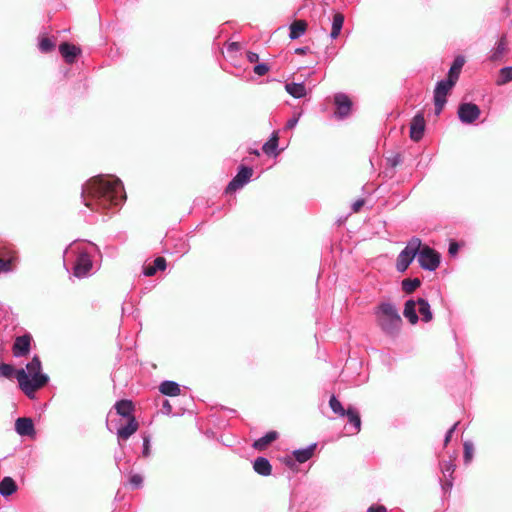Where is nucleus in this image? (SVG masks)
I'll list each match as a JSON object with an SVG mask.
<instances>
[{"mask_svg": "<svg viewBox=\"0 0 512 512\" xmlns=\"http://www.w3.org/2000/svg\"><path fill=\"white\" fill-rule=\"evenodd\" d=\"M81 198L86 207L93 211H104L121 205L125 199L124 186L119 178L98 175L82 186Z\"/></svg>", "mask_w": 512, "mask_h": 512, "instance_id": "nucleus-1", "label": "nucleus"}, {"mask_svg": "<svg viewBox=\"0 0 512 512\" xmlns=\"http://www.w3.org/2000/svg\"><path fill=\"white\" fill-rule=\"evenodd\" d=\"M41 370L42 365L38 356H34L27 363L25 369L15 370L10 364H0V376L8 379L15 376L19 388L29 399H34L35 392L44 387L49 381V377L42 373Z\"/></svg>", "mask_w": 512, "mask_h": 512, "instance_id": "nucleus-2", "label": "nucleus"}, {"mask_svg": "<svg viewBox=\"0 0 512 512\" xmlns=\"http://www.w3.org/2000/svg\"><path fill=\"white\" fill-rule=\"evenodd\" d=\"M98 247L89 241H74L64 251V263H71L72 274L77 278L91 275L93 256L98 253Z\"/></svg>", "mask_w": 512, "mask_h": 512, "instance_id": "nucleus-3", "label": "nucleus"}, {"mask_svg": "<svg viewBox=\"0 0 512 512\" xmlns=\"http://www.w3.org/2000/svg\"><path fill=\"white\" fill-rule=\"evenodd\" d=\"M375 316L379 327L385 334L394 336L399 332L402 319L394 304L381 303L375 310Z\"/></svg>", "mask_w": 512, "mask_h": 512, "instance_id": "nucleus-4", "label": "nucleus"}, {"mask_svg": "<svg viewBox=\"0 0 512 512\" xmlns=\"http://www.w3.org/2000/svg\"><path fill=\"white\" fill-rule=\"evenodd\" d=\"M107 429L116 433L119 440H127L130 438L137 430H138V422L136 418H126L123 417H110L107 415L106 420Z\"/></svg>", "mask_w": 512, "mask_h": 512, "instance_id": "nucleus-5", "label": "nucleus"}, {"mask_svg": "<svg viewBox=\"0 0 512 512\" xmlns=\"http://www.w3.org/2000/svg\"><path fill=\"white\" fill-rule=\"evenodd\" d=\"M420 239L418 237L411 238L405 248L399 253L396 260V269L398 272H405L409 265L416 258L419 252Z\"/></svg>", "mask_w": 512, "mask_h": 512, "instance_id": "nucleus-6", "label": "nucleus"}, {"mask_svg": "<svg viewBox=\"0 0 512 512\" xmlns=\"http://www.w3.org/2000/svg\"><path fill=\"white\" fill-rule=\"evenodd\" d=\"M417 261L420 267L427 271H435L440 265V254L428 245L422 244L420 240Z\"/></svg>", "mask_w": 512, "mask_h": 512, "instance_id": "nucleus-7", "label": "nucleus"}, {"mask_svg": "<svg viewBox=\"0 0 512 512\" xmlns=\"http://www.w3.org/2000/svg\"><path fill=\"white\" fill-rule=\"evenodd\" d=\"M455 82L449 78L437 82L434 89L435 114L439 115L447 102V95L455 86Z\"/></svg>", "mask_w": 512, "mask_h": 512, "instance_id": "nucleus-8", "label": "nucleus"}, {"mask_svg": "<svg viewBox=\"0 0 512 512\" xmlns=\"http://www.w3.org/2000/svg\"><path fill=\"white\" fill-rule=\"evenodd\" d=\"M459 120L464 124L474 123L480 116V108L474 103H461L457 111Z\"/></svg>", "mask_w": 512, "mask_h": 512, "instance_id": "nucleus-9", "label": "nucleus"}, {"mask_svg": "<svg viewBox=\"0 0 512 512\" xmlns=\"http://www.w3.org/2000/svg\"><path fill=\"white\" fill-rule=\"evenodd\" d=\"M252 174V168L247 166H240L237 175L229 182L228 186L226 187V192L231 193L241 189L250 181Z\"/></svg>", "mask_w": 512, "mask_h": 512, "instance_id": "nucleus-10", "label": "nucleus"}, {"mask_svg": "<svg viewBox=\"0 0 512 512\" xmlns=\"http://www.w3.org/2000/svg\"><path fill=\"white\" fill-rule=\"evenodd\" d=\"M334 104L336 106L334 116L337 119H344L349 116V114L351 112V108H352V101L346 94H344V93L335 94Z\"/></svg>", "mask_w": 512, "mask_h": 512, "instance_id": "nucleus-11", "label": "nucleus"}, {"mask_svg": "<svg viewBox=\"0 0 512 512\" xmlns=\"http://www.w3.org/2000/svg\"><path fill=\"white\" fill-rule=\"evenodd\" d=\"M133 411L134 406L131 400H119L115 403L113 409L109 411L108 416L123 417L129 420V418H135Z\"/></svg>", "mask_w": 512, "mask_h": 512, "instance_id": "nucleus-12", "label": "nucleus"}, {"mask_svg": "<svg viewBox=\"0 0 512 512\" xmlns=\"http://www.w3.org/2000/svg\"><path fill=\"white\" fill-rule=\"evenodd\" d=\"M425 130V119L423 114H416L410 124V138L418 142L422 139Z\"/></svg>", "mask_w": 512, "mask_h": 512, "instance_id": "nucleus-13", "label": "nucleus"}, {"mask_svg": "<svg viewBox=\"0 0 512 512\" xmlns=\"http://www.w3.org/2000/svg\"><path fill=\"white\" fill-rule=\"evenodd\" d=\"M508 51V41L505 35H502L495 46L491 49L488 59L492 62L501 61Z\"/></svg>", "mask_w": 512, "mask_h": 512, "instance_id": "nucleus-14", "label": "nucleus"}, {"mask_svg": "<svg viewBox=\"0 0 512 512\" xmlns=\"http://www.w3.org/2000/svg\"><path fill=\"white\" fill-rule=\"evenodd\" d=\"M31 336L28 334L19 336L15 339L13 344V355L15 357H23L30 351Z\"/></svg>", "mask_w": 512, "mask_h": 512, "instance_id": "nucleus-15", "label": "nucleus"}, {"mask_svg": "<svg viewBox=\"0 0 512 512\" xmlns=\"http://www.w3.org/2000/svg\"><path fill=\"white\" fill-rule=\"evenodd\" d=\"M15 430L20 436H34L35 428L31 418L20 417L15 422Z\"/></svg>", "mask_w": 512, "mask_h": 512, "instance_id": "nucleus-16", "label": "nucleus"}, {"mask_svg": "<svg viewBox=\"0 0 512 512\" xmlns=\"http://www.w3.org/2000/svg\"><path fill=\"white\" fill-rule=\"evenodd\" d=\"M441 472L446 478L445 482L442 484V489L444 492H447L453 487V473L455 471V465L452 461H444L440 464Z\"/></svg>", "mask_w": 512, "mask_h": 512, "instance_id": "nucleus-17", "label": "nucleus"}, {"mask_svg": "<svg viewBox=\"0 0 512 512\" xmlns=\"http://www.w3.org/2000/svg\"><path fill=\"white\" fill-rule=\"evenodd\" d=\"M59 51L65 61L69 64H72L75 61V58L80 53V49L75 45L69 43H62L59 46Z\"/></svg>", "mask_w": 512, "mask_h": 512, "instance_id": "nucleus-18", "label": "nucleus"}, {"mask_svg": "<svg viewBox=\"0 0 512 512\" xmlns=\"http://www.w3.org/2000/svg\"><path fill=\"white\" fill-rule=\"evenodd\" d=\"M254 471L261 476H269L272 472V466L265 457H257L253 462Z\"/></svg>", "mask_w": 512, "mask_h": 512, "instance_id": "nucleus-19", "label": "nucleus"}, {"mask_svg": "<svg viewBox=\"0 0 512 512\" xmlns=\"http://www.w3.org/2000/svg\"><path fill=\"white\" fill-rule=\"evenodd\" d=\"M18 487L12 477L6 476L0 481V495L7 498L17 491Z\"/></svg>", "mask_w": 512, "mask_h": 512, "instance_id": "nucleus-20", "label": "nucleus"}, {"mask_svg": "<svg viewBox=\"0 0 512 512\" xmlns=\"http://www.w3.org/2000/svg\"><path fill=\"white\" fill-rule=\"evenodd\" d=\"M317 444L313 443L308 445L305 448L297 449L293 451L294 458L299 463H304L308 461L314 454Z\"/></svg>", "mask_w": 512, "mask_h": 512, "instance_id": "nucleus-21", "label": "nucleus"}, {"mask_svg": "<svg viewBox=\"0 0 512 512\" xmlns=\"http://www.w3.org/2000/svg\"><path fill=\"white\" fill-rule=\"evenodd\" d=\"M345 416L348 417V422L353 428V434H357L361 429V419L359 412L356 408L349 406Z\"/></svg>", "mask_w": 512, "mask_h": 512, "instance_id": "nucleus-22", "label": "nucleus"}, {"mask_svg": "<svg viewBox=\"0 0 512 512\" xmlns=\"http://www.w3.org/2000/svg\"><path fill=\"white\" fill-rule=\"evenodd\" d=\"M159 391L166 396H177L180 394V385L175 381L165 380L160 384Z\"/></svg>", "mask_w": 512, "mask_h": 512, "instance_id": "nucleus-23", "label": "nucleus"}, {"mask_svg": "<svg viewBox=\"0 0 512 512\" xmlns=\"http://www.w3.org/2000/svg\"><path fill=\"white\" fill-rule=\"evenodd\" d=\"M416 305L417 301L412 299L407 300L404 305L403 315L411 324H416L419 320L418 315L416 313Z\"/></svg>", "mask_w": 512, "mask_h": 512, "instance_id": "nucleus-24", "label": "nucleus"}, {"mask_svg": "<svg viewBox=\"0 0 512 512\" xmlns=\"http://www.w3.org/2000/svg\"><path fill=\"white\" fill-rule=\"evenodd\" d=\"M285 90L288 94L296 99H300L306 96V87L304 83H287L285 85Z\"/></svg>", "mask_w": 512, "mask_h": 512, "instance_id": "nucleus-25", "label": "nucleus"}, {"mask_svg": "<svg viewBox=\"0 0 512 512\" xmlns=\"http://www.w3.org/2000/svg\"><path fill=\"white\" fill-rule=\"evenodd\" d=\"M278 141H279L278 131H274L271 134L269 140L267 142H265L264 145L262 146L263 152L266 155H277L278 154V152H277Z\"/></svg>", "mask_w": 512, "mask_h": 512, "instance_id": "nucleus-26", "label": "nucleus"}, {"mask_svg": "<svg viewBox=\"0 0 512 512\" xmlns=\"http://www.w3.org/2000/svg\"><path fill=\"white\" fill-rule=\"evenodd\" d=\"M464 63H465L464 57H462V56L456 57L449 69L447 78L453 80L456 83L459 78V75H460V72H461V69H462Z\"/></svg>", "mask_w": 512, "mask_h": 512, "instance_id": "nucleus-27", "label": "nucleus"}, {"mask_svg": "<svg viewBox=\"0 0 512 512\" xmlns=\"http://www.w3.org/2000/svg\"><path fill=\"white\" fill-rule=\"evenodd\" d=\"M344 24V15L342 13H335L332 19V27L330 32V38L336 39L342 30Z\"/></svg>", "mask_w": 512, "mask_h": 512, "instance_id": "nucleus-28", "label": "nucleus"}, {"mask_svg": "<svg viewBox=\"0 0 512 512\" xmlns=\"http://www.w3.org/2000/svg\"><path fill=\"white\" fill-rule=\"evenodd\" d=\"M307 23L303 20H297L290 25L289 38L292 40L300 38L304 35Z\"/></svg>", "mask_w": 512, "mask_h": 512, "instance_id": "nucleus-29", "label": "nucleus"}, {"mask_svg": "<svg viewBox=\"0 0 512 512\" xmlns=\"http://www.w3.org/2000/svg\"><path fill=\"white\" fill-rule=\"evenodd\" d=\"M166 268V260L163 257H157L152 264L144 267V275L153 276L158 270H164Z\"/></svg>", "mask_w": 512, "mask_h": 512, "instance_id": "nucleus-30", "label": "nucleus"}, {"mask_svg": "<svg viewBox=\"0 0 512 512\" xmlns=\"http://www.w3.org/2000/svg\"><path fill=\"white\" fill-rule=\"evenodd\" d=\"M277 436H278L277 432L270 431V432L266 433L264 436H262L261 438L257 439L254 442L253 447L257 450H262V449L266 448L267 445H269L271 442L276 440Z\"/></svg>", "mask_w": 512, "mask_h": 512, "instance_id": "nucleus-31", "label": "nucleus"}, {"mask_svg": "<svg viewBox=\"0 0 512 512\" xmlns=\"http://www.w3.org/2000/svg\"><path fill=\"white\" fill-rule=\"evenodd\" d=\"M417 304L419 306V313L422 316V320L424 322H429L432 320L433 315L430 309V304L424 298H419L417 300Z\"/></svg>", "mask_w": 512, "mask_h": 512, "instance_id": "nucleus-32", "label": "nucleus"}, {"mask_svg": "<svg viewBox=\"0 0 512 512\" xmlns=\"http://www.w3.org/2000/svg\"><path fill=\"white\" fill-rule=\"evenodd\" d=\"M401 285H402V290L405 293L410 294L421 285V281L419 278H413V279L406 278L402 281Z\"/></svg>", "mask_w": 512, "mask_h": 512, "instance_id": "nucleus-33", "label": "nucleus"}, {"mask_svg": "<svg viewBox=\"0 0 512 512\" xmlns=\"http://www.w3.org/2000/svg\"><path fill=\"white\" fill-rule=\"evenodd\" d=\"M512 81V66L503 67L499 71V77L496 81L497 85H504Z\"/></svg>", "mask_w": 512, "mask_h": 512, "instance_id": "nucleus-34", "label": "nucleus"}, {"mask_svg": "<svg viewBox=\"0 0 512 512\" xmlns=\"http://www.w3.org/2000/svg\"><path fill=\"white\" fill-rule=\"evenodd\" d=\"M329 405H330V408L332 409V411L341 416V417H344L346 412H347V409H344L341 402L334 396L332 395L330 397V400H329Z\"/></svg>", "mask_w": 512, "mask_h": 512, "instance_id": "nucleus-35", "label": "nucleus"}, {"mask_svg": "<svg viewBox=\"0 0 512 512\" xmlns=\"http://www.w3.org/2000/svg\"><path fill=\"white\" fill-rule=\"evenodd\" d=\"M463 448H464V455H463L464 462H465V464H469L473 458L474 445L470 441H465L463 444Z\"/></svg>", "mask_w": 512, "mask_h": 512, "instance_id": "nucleus-36", "label": "nucleus"}, {"mask_svg": "<svg viewBox=\"0 0 512 512\" xmlns=\"http://www.w3.org/2000/svg\"><path fill=\"white\" fill-rule=\"evenodd\" d=\"M55 47V43L47 37L42 38L39 41V49L41 52L48 53L52 51Z\"/></svg>", "mask_w": 512, "mask_h": 512, "instance_id": "nucleus-37", "label": "nucleus"}, {"mask_svg": "<svg viewBox=\"0 0 512 512\" xmlns=\"http://www.w3.org/2000/svg\"><path fill=\"white\" fill-rule=\"evenodd\" d=\"M14 257L9 254L7 258H0V273L10 272L12 270V262Z\"/></svg>", "mask_w": 512, "mask_h": 512, "instance_id": "nucleus-38", "label": "nucleus"}, {"mask_svg": "<svg viewBox=\"0 0 512 512\" xmlns=\"http://www.w3.org/2000/svg\"><path fill=\"white\" fill-rule=\"evenodd\" d=\"M129 483L134 489H138L143 484V477L140 474H133L129 478Z\"/></svg>", "mask_w": 512, "mask_h": 512, "instance_id": "nucleus-39", "label": "nucleus"}, {"mask_svg": "<svg viewBox=\"0 0 512 512\" xmlns=\"http://www.w3.org/2000/svg\"><path fill=\"white\" fill-rule=\"evenodd\" d=\"M301 115H302V113H301V112H299V113H295V114L293 115V117H292V118H290V119L287 121V123H286V125H285L284 129H285V130H292L293 128H295V127H296V125H297V124H298V122H299V119H300Z\"/></svg>", "mask_w": 512, "mask_h": 512, "instance_id": "nucleus-40", "label": "nucleus"}, {"mask_svg": "<svg viewBox=\"0 0 512 512\" xmlns=\"http://www.w3.org/2000/svg\"><path fill=\"white\" fill-rule=\"evenodd\" d=\"M254 73L263 76L269 71V66L265 63H259L254 67Z\"/></svg>", "mask_w": 512, "mask_h": 512, "instance_id": "nucleus-41", "label": "nucleus"}, {"mask_svg": "<svg viewBox=\"0 0 512 512\" xmlns=\"http://www.w3.org/2000/svg\"><path fill=\"white\" fill-rule=\"evenodd\" d=\"M142 455L144 457H148L150 455V437L149 436L143 437Z\"/></svg>", "mask_w": 512, "mask_h": 512, "instance_id": "nucleus-42", "label": "nucleus"}, {"mask_svg": "<svg viewBox=\"0 0 512 512\" xmlns=\"http://www.w3.org/2000/svg\"><path fill=\"white\" fill-rule=\"evenodd\" d=\"M161 411L166 415H170L172 413V406L168 400H164Z\"/></svg>", "mask_w": 512, "mask_h": 512, "instance_id": "nucleus-43", "label": "nucleus"}, {"mask_svg": "<svg viewBox=\"0 0 512 512\" xmlns=\"http://www.w3.org/2000/svg\"><path fill=\"white\" fill-rule=\"evenodd\" d=\"M388 162L392 167H395L401 163V156L400 154H395L392 157L388 158Z\"/></svg>", "mask_w": 512, "mask_h": 512, "instance_id": "nucleus-44", "label": "nucleus"}, {"mask_svg": "<svg viewBox=\"0 0 512 512\" xmlns=\"http://www.w3.org/2000/svg\"><path fill=\"white\" fill-rule=\"evenodd\" d=\"M458 425V422L455 423L447 432L444 439V444L447 445L452 437V434L454 433L456 427Z\"/></svg>", "mask_w": 512, "mask_h": 512, "instance_id": "nucleus-45", "label": "nucleus"}, {"mask_svg": "<svg viewBox=\"0 0 512 512\" xmlns=\"http://www.w3.org/2000/svg\"><path fill=\"white\" fill-rule=\"evenodd\" d=\"M367 512H387V509L383 505H372L367 509Z\"/></svg>", "mask_w": 512, "mask_h": 512, "instance_id": "nucleus-46", "label": "nucleus"}, {"mask_svg": "<svg viewBox=\"0 0 512 512\" xmlns=\"http://www.w3.org/2000/svg\"><path fill=\"white\" fill-rule=\"evenodd\" d=\"M247 60L250 62V63H255L259 60V55L255 52H251L249 51L247 53Z\"/></svg>", "mask_w": 512, "mask_h": 512, "instance_id": "nucleus-47", "label": "nucleus"}, {"mask_svg": "<svg viewBox=\"0 0 512 512\" xmlns=\"http://www.w3.org/2000/svg\"><path fill=\"white\" fill-rule=\"evenodd\" d=\"M364 205L363 199H358L352 204V210L353 212H358L360 208Z\"/></svg>", "mask_w": 512, "mask_h": 512, "instance_id": "nucleus-48", "label": "nucleus"}, {"mask_svg": "<svg viewBox=\"0 0 512 512\" xmlns=\"http://www.w3.org/2000/svg\"><path fill=\"white\" fill-rule=\"evenodd\" d=\"M239 48H240V45L237 42H231L227 45L228 52H236L239 50Z\"/></svg>", "mask_w": 512, "mask_h": 512, "instance_id": "nucleus-49", "label": "nucleus"}, {"mask_svg": "<svg viewBox=\"0 0 512 512\" xmlns=\"http://www.w3.org/2000/svg\"><path fill=\"white\" fill-rule=\"evenodd\" d=\"M295 458H291V457H285L283 459V462L285 463L286 466H288L289 468H293L295 466Z\"/></svg>", "mask_w": 512, "mask_h": 512, "instance_id": "nucleus-50", "label": "nucleus"}, {"mask_svg": "<svg viewBox=\"0 0 512 512\" xmlns=\"http://www.w3.org/2000/svg\"><path fill=\"white\" fill-rule=\"evenodd\" d=\"M457 251H458V246H457V244H456V243H452V244H450V246H449V253H450L451 255H454V254H456V253H457Z\"/></svg>", "mask_w": 512, "mask_h": 512, "instance_id": "nucleus-51", "label": "nucleus"}]
</instances>
